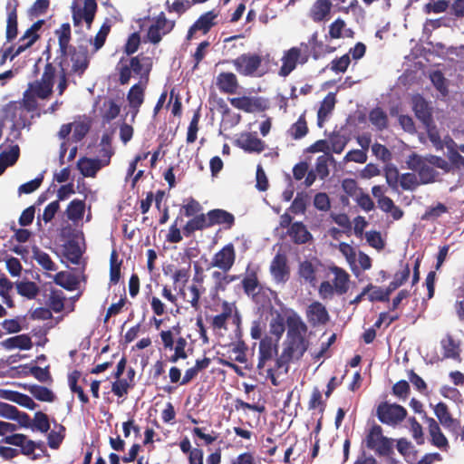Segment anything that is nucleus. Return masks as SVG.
<instances>
[{
	"mask_svg": "<svg viewBox=\"0 0 464 464\" xmlns=\"http://www.w3.org/2000/svg\"><path fill=\"white\" fill-rule=\"evenodd\" d=\"M287 323L288 331L283 343L282 353L274 360V366L267 368V375L275 386L279 384L275 373H286L289 362L294 359L302 357L308 346L305 340L307 326L301 317L298 314H293L288 318Z\"/></svg>",
	"mask_w": 464,
	"mask_h": 464,
	"instance_id": "obj_1",
	"label": "nucleus"
},
{
	"mask_svg": "<svg viewBox=\"0 0 464 464\" xmlns=\"http://www.w3.org/2000/svg\"><path fill=\"white\" fill-rule=\"evenodd\" d=\"M151 67V59L142 54L133 56L126 63H123V59H121L117 65L118 82L121 85H127L133 72L135 75H140L141 80L145 79V84H147Z\"/></svg>",
	"mask_w": 464,
	"mask_h": 464,
	"instance_id": "obj_2",
	"label": "nucleus"
},
{
	"mask_svg": "<svg viewBox=\"0 0 464 464\" xmlns=\"http://www.w3.org/2000/svg\"><path fill=\"white\" fill-rule=\"evenodd\" d=\"M67 71L70 73L82 76L87 70L90 61L87 46L78 45L69 49L66 54Z\"/></svg>",
	"mask_w": 464,
	"mask_h": 464,
	"instance_id": "obj_3",
	"label": "nucleus"
},
{
	"mask_svg": "<svg viewBox=\"0 0 464 464\" xmlns=\"http://www.w3.org/2000/svg\"><path fill=\"white\" fill-rule=\"evenodd\" d=\"M175 21L169 20L164 12H160L150 25L147 31V40L152 44H158L162 38L169 34L175 27Z\"/></svg>",
	"mask_w": 464,
	"mask_h": 464,
	"instance_id": "obj_4",
	"label": "nucleus"
},
{
	"mask_svg": "<svg viewBox=\"0 0 464 464\" xmlns=\"http://www.w3.org/2000/svg\"><path fill=\"white\" fill-rule=\"evenodd\" d=\"M262 57L257 53H243L236 59L227 61L235 67L236 71L242 76L253 77L262 64Z\"/></svg>",
	"mask_w": 464,
	"mask_h": 464,
	"instance_id": "obj_5",
	"label": "nucleus"
},
{
	"mask_svg": "<svg viewBox=\"0 0 464 464\" xmlns=\"http://www.w3.org/2000/svg\"><path fill=\"white\" fill-rule=\"evenodd\" d=\"M220 12L217 9L209 10L202 14L188 28L186 39L192 40L198 32L203 35L208 34L210 30L218 24Z\"/></svg>",
	"mask_w": 464,
	"mask_h": 464,
	"instance_id": "obj_6",
	"label": "nucleus"
},
{
	"mask_svg": "<svg viewBox=\"0 0 464 464\" xmlns=\"http://www.w3.org/2000/svg\"><path fill=\"white\" fill-rule=\"evenodd\" d=\"M75 2L72 5L73 25L79 26L84 21L87 29H91L98 9L96 0H84L82 7L77 6Z\"/></svg>",
	"mask_w": 464,
	"mask_h": 464,
	"instance_id": "obj_7",
	"label": "nucleus"
},
{
	"mask_svg": "<svg viewBox=\"0 0 464 464\" xmlns=\"http://www.w3.org/2000/svg\"><path fill=\"white\" fill-rule=\"evenodd\" d=\"M236 249L232 243H227L219 249L211 258L210 267H217L224 273H227L236 262Z\"/></svg>",
	"mask_w": 464,
	"mask_h": 464,
	"instance_id": "obj_8",
	"label": "nucleus"
},
{
	"mask_svg": "<svg viewBox=\"0 0 464 464\" xmlns=\"http://www.w3.org/2000/svg\"><path fill=\"white\" fill-rule=\"evenodd\" d=\"M406 410L398 404L383 402L377 409L379 420L385 424L395 425L406 417Z\"/></svg>",
	"mask_w": 464,
	"mask_h": 464,
	"instance_id": "obj_9",
	"label": "nucleus"
},
{
	"mask_svg": "<svg viewBox=\"0 0 464 464\" xmlns=\"http://www.w3.org/2000/svg\"><path fill=\"white\" fill-rule=\"evenodd\" d=\"M366 446L380 455H387L392 450L391 440L382 435L380 426H373L366 437Z\"/></svg>",
	"mask_w": 464,
	"mask_h": 464,
	"instance_id": "obj_10",
	"label": "nucleus"
},
{
	"mask_svg": "<svg viewBox=\"0 0 464 464\" xmlns=\"http://www.w3.org/2000/svg\"><path fill=\"white\" fill-rule=\"evenodd\" d=\"M278 352V343L274 342L271 336H265L260 340L258 349L257 369L263 370L269 362L275 359Z\"/></svg>",
	"mask_w": 464,
	"mask_h": 464,
	"instance_id": "obj_11",
	"label": "nucleus"
},
{
	"mask_svg": "<svg viewBox=\"0 0 464 464\" xmlns=\"http://www.w3.org/2000/svg\"><path fill=\"white\" fill-rule=\"evenodd\" d=\"M270 273L276 283H285L290 275L287 257L284 253H276L270 265Z\"/></svg>",
	"mask_w": 464,
	"mask_h": 464,
	"instance_id": "obj_12",
	"label": "nucleus"
},
{
	"mask_svg": "<svg viewBox=\"0 0 464 464\" xmlns=\"http://www.w3.org/2000/svg\"><path fill=\"white\" fill-rule=\"evenodd\" d=\"M18 0H7L5 11L7 14L5 37L8 42L16 38L18 34L17 8Z\"/></svg>",
	"mask_w": 464,
	"mask_h": 464,
	"instance_id": "obj_13",
	"label": "nucleus"
},
{
	"mask_svg": "<svg viewBox=\"0 0 464 464\" xmlns=\"http://www.w3.org/2000/svg\"><path fill=\"white\" fill-rule=\"evenodd\" d=\"M325 276L334 286L336 295H341L348 291L349 275L343 269L335 266H331Z\"/></svg>",
	"mask_w": 464,
	"mask_h": 464,
	"instance_id": "obj_14",
	"label": "nucleus"
},
{
	"mask_svg": "<svg viewBox=\"0 0 464 464\" xmlns=\"http://www.w3.org/2000/svg\"><path fill=\"white\" fill-rule=\"evenodd\" d=\"M229 102L236 109L241 110L245 112L252 113L255 111H263L266 106L263 104V101L258 97H234L228 99Z\"/></svg>",
	"mask_w": 464,
	"mask_h": 464,
	"instance_id": "obj_15",
	"label": "nucleus"
},
{
	"mask_svg": "<svg viewBox=\"0 0 464 464\" xmlns=\"http://www.w3.org/2000/svg\"><path fill=\"white\" fill-rule=\"evenodd\" d=\"M237 145L248 153H261L266 149V143L256 134L244 132L237 140Z\"/></svg>",
	"mask_w": 464,
	"mask_h": 464,
	"instance_id": "obj_16",
	"label": "nucleus"
},
{
	"mask_svg": "<svg viewBox=\"0 0 464 464\" xmlns=\"http://www.w3.org/2000/svg\"><path fill=\"white\" fill-rule=\"evenodd\" d=\"M216 84L220 92L235 94L240 87L237 75L231 72H222L217 76Z\"/></svg>",
	"mask_w": 464,
	"mask_h": 464,
	"instance_id": "obj_17",
	"label": "nucleus"
},
{
	"mask_svg": "<svg viewBox=\"0 0 464 464\" xmlns=\"http://www.w3.org/2000/svg\"><path fill=\"white\" fill-rule=\"evenodd\" d=\"M106 166H108V160H99V159L82 157L77 161V169L83 177L94 178L97 172Z\"/></svg>",
	"mask_w": 464,
	"mask_h": 464,
	"instance_id": "obj_18",
	"label": "nucleus"
},
{
	"mask_svg": "<svg viewBox=\"0 0 464 464\" xmlns=\"http://www.w3.org/2000/svg\"><path fill=\"white\" fill-rule=\"evenodd\" d=\"M301 51L297 47H292L285 51L282 57L279 75L283 77L289 75L295 69L297 63H301Z\"/></svg>",
	"mask_w": 464,
	"mask_h": 464,
	"instance_id": "obj_19",
	"label": "nucleus"
},
{
	"mask_svg": "<svg viewBox=\"0 0 464 464\" xmlns=\"http://www.w3.org/2000/svg\"><path fill=\"white\" fill-rule=\"evenodd\" d=\"M293 314H297L292 311L286 318L279 312H276V314L272 315L269 323V334L272 338L275 337L274 342H279L285 331V326L288 327L287 320Z\"/></svg>",
	"mask_w": 464,
	"mask_h": 464,
	"instance_id": "obj_20",
	"label": "nucleus"
},
{
	"mask_svg": "<svg viewBox=\"0 0 464 464\" xmlns=\"http://www.w3.org/2000/svg\"><path fill=\"white\" fill-rule=\"evenodd\" d=\"M3 442L20 447L21 453L26 456L33 454L36 448V444L34 440H28L24 434L21 433L5 436L3 439Z\"/></svg>",
	"mask_w": 464,
	"mask_h": 464,
	"instance_id": "obj_21",
	"label": "nucleus"
},
{
	"mask_svg": "<svg viewBox=\"0 0 464 464\" xmlns=\"http://www.w3.org/2000/svg\"><path fill=\"white\" fill-rule=\"evenodd\" d=\"M145 86L141 84V82L135 83L130 87L127 94V101L132 111V117L134 118L140 111V106L144 102Z\"/></svg>",
	"mask_w": 464,
	"mask_h": 464,
	"instance_id": "obj_22",
	"label": "nucleus"
},
{
	"mask_svg": "<svg viewBox=\"0 0 464 464\" xmlns=\"http://www.w3.org/2000/svg\"><path fill=\"white\" fill-rule=\"evenodd\" d=\"M210 227L216 225H223L225 229H230L235 224V217L232 213L215 208L208 212Z\"/></svg>",
	"mask_w": 464,
	"mask_h": 464,
	"instance_id": "obj_23",
	"label": "nucleus"
},
{
	"mask_svg": "<svg viewBox=\"0 0 464 464\" xmlns=\"http://www.w3.org/2000/svg\"><path fill=\"white\" fill-rule=\"evenodd\" d=\"M257 267H252L251 264H248L246 268V274L241 281V285L244 293L247 295H256V290L260 286V283L257 276Z\"/></svg>",
	"mask_w": 464,
	"mask_h": 464,
	"instance_id": "obj_24",
	"label": "nucleus"
},
{
	"mask_svg": "<svg viewBox=\"0 0 464 464\" xmlns=\"http://www.w3.org/2000/svg\"><path fill=\"white\" fill-rule=\"evenodd\" d=\"M55 34L58 37L59 44V55L57 57L58 61L65 60L66 54L70 48L72 46L70 45L71 41V25L68 23H64L61 25L59 29L55 31Z\"/></svg>",
	"mask_w": 464,
	"mask_h": 464,
	"instance_id": "obj_25",
	"label": "nucleus"
},
{
	"mask_svg": "<svg viewBox=\"0 0 464 464\" xmlns=\"http://www.w3.org/2000/svg\"><path fill=\"white\" fill-rule=\"evenodd\" d=\"M208 213H200L187 221L182 228L185 237H188L198 230H204L210 227Z\"/></svg>",
	"mask_w": 464,
	"mask_h": 464,
	"instance_id": "obj_26",
	"label": "nucleus"
},
{
	"mask_svg": "<svg viewBox=\"0 0 464 464\" xmlns=\"http://www.w3.org/2000/svg\"><path fill=\"white\" fill-rule=\"evenodd\" d=\"M0 395L1 398L17 403L28 410H34L37 407V404L30 396L16 391L3 390Z\"/></svg>",
	"mask_w": 464,
	"mask_h": 464,
	"instance_id": "obj_27",
	"label": "nucleus"
},
{
	"mask_svg": "<svg viewBox=\"0 0 464 464\" xmlns=\"http://www.w3.org/2000/svg\"><path fill=\"white\" fill-rule=\"evenodd\" d=\"M434 413L440 423L450 430L455 431L459 426V422L454 420L449 412L445 403L440 402L434 407Z\"/></svg>",
	"mask_w": 464,
	"mask_h": 464,
	"instance_id": "obj_28",
	"label": "nucleus"
},
{
	"mask_svg": "<svg viewBox=\"0 0 464 464\" xmlns=\"http://www.w3.org/2000/svg\"><path fill=\"white\" fill-rule=\"evenodd\" d=\"M426 422L428 423L432 444L439 449H447L448 440L441 432L437 421L433 418H426Z\"/></svg>",
	"mask_w": 464,
	"mask_h": 464,
	"instance_id": "obj_29",
	"label": "nucleus"
},
{
	"mask_svg": "<svg viewBox=\"0 0 464 464\" xmlns=\"http://www.w3.org/2000/svg\"><path fill=\"white\" fill-rule=\"evenodd\" d=\"M190 277V266L177 269L172 275L174 288L178 289V295L185 299V286Z\"/></svg>",
	"mask_w": 464,
	"mask_h": 464,
	"instance_id": "obj_30",
	"label": "nucleus"
},
{
	"mask_svg": "<svg viewBox=\"0 0 464 464\" xmlns=\"http://www.w3.org/2000/svg\"><path fill=\"white\" fill-rule=\"evenodd\" d=\"M440 346L445 358L459 360L460 355L459 342L450 334H447L440 341Z\"/></svg>",
	"mask_w": 464,
	"mask_h": 464,
	"instance_id": "obj_31",
	"label": "nucleus"
},
{
	"mask_svg": "<svg viewBox=\"0 0 464 464\" xmlns=\"http://www.w3.org/2000/svg\"><path fill=\"white\" fill-rule=\"evenodd\" d=\"M316 272L317 267L312 261L305 260L299 265V276L305 284H309L313 287H315L317 284Z\"/></svg>",
	"mask_w": 464,
	"mask_h": 464,
	"instance_id": "obj_32",
	"label": "nucleus"
},
{
	"mask_svg": "<svg viewBox=\"0 0 464 464\" xmlns=\"http://www.w3.org/2000/svg\"><path fill=\"white\" fill-rule=\"evenodd\" d=\"M412 106L416 117L424 124H428L431 114L428 102L421 96L415 95L412 98Z\"/></svg>",
	"mask_w": 464,
	"mask_h": 464,
	"instance_id": "obj_33",
	"label": "nucleus"
},
{
	"mask_svg": "<svg viewBox=\"0 0 464 464\" xmlns=\"http://www.w3.org/2000/svg\"><path fill=\"white\" fill-rule=\"evenodd\" d=\"M15 287L18 295L29 300L36 298L40 292L36 283L29 280L17 281Z\"/></svg>",
	"mask_w": 464,
	"mask_h": 464,
	"instance_id": "obj_34",
	"label": "nucleus"
},
{
	"mask_svg": "<svg viewBox=\"0 0 464 464\" xmlns=\"http://www.w3.org/2000/svg\"><path fill=\"white\" fill-rule=\"evenodd\" d=\"M63 255L72 264L78 265L82 257V250L77 241L68 240L63 246Z\"/></svg>",
	"mask_w": 464,
	"mask_h": 464,
	"instance_id": "obj_35",
	"label": "nucleus"
},
{
	"mask_svg": "<svg viewBox=\"0 0 464 464\" xmlns=\"http://www.w3.org/2000/svg\"><path fill=\"white\" fill-rule=\"evenodd\" d=\"M1 344L6 349L19 348L21 350H29L33 343L27 334H20L4 340Z\"/></svg>",
	"mask_w": 464,
	"mask_h": 464,
	"instance_id": "obj_36",
	"label": "nucleus"
},
{
	"mask_svg": "<svg viewBox=\"0 0 464 464\" xmlns=\"http://www.w3.org/2000/svg\"><path fill=\"white\" fill-rule=\"evenodd\" d=\"M317 33H314L307 44L302 43L300 47H297L301 51V63H304L307 62L310 56L314 59L318 58L317 53Z\"/></svg>",
	"mask_w": 464,
	"mask_h": 464,
	"instance_id": "obj_37",
	"label": "nucleus"
},
{
	"mask_svg": "<svg viewBox=\"0 0 464 464\" xmlns=\"http://www.w3.org/2000/svg\"><path fill=\"white\" fill-rule=\"evenodd\" d=\"M81 377V372L74 370L68 376V384L72 393H76L78 399L82 404L89 403V397L84 392L82 387L78 385V381Z\"/></svg>",
	"mask_w": 464,
	"mask_h": 464,
	"instance_id": "obj_38",
	"label": "nucleus"
},
{
	"mask_svg": "<svg viewBox=\"0 0 464 464\" xmlns=\"http://www.w3.org/2000/svg\"><path fill=\"white\" fill-rule=\"evenodd\" d=\"M232 315V308L227 302L222 304V312L215 315L211 321V326L214 330L227 329V320Z\"/></svg>",
	"mask_w": 464,
	"mask_h": 464,
	"instance_id": "obj_39",
	"label": "nucleus"
},
{
	"mask_svg": "<svg viewBox=\"0 0 464 464\" xmlns=\"http://www.w3.org/2000/svg\"><path fill=\"white\" fill-rule=\"evenodd\" d=\"M345 138L341 135H333L328 140H321V151H334L340 153L345 146Z\"/></svg>",
	"mask_w": 464,
	"mask_h": 464,
	"instance_id": "obj_40",
	"label": "nucleus"
},
{
	"mask_svg": "<svg viewBox=\"0 0 464 464\" xmlns=\"http://www.w3.org/2000/svg\"><path fill=\"white\" fill-rule=\"evenodd\" d=\"M53 281L56 285L68 291L75 290L79 284L75 276L63 271L57 273L54 276Z\"/></svg>",
	"mask_w": 464,
	"mask_h": 464,
	"instance_id": "obj_41",
	"label": "nucleus"
},
{
	"mask_svg": "<svg viewBox=\"0 0 464 464\" xmlns=\"http://www.w3.org/2000/svg\"><path fill=\"white\" fill-rule=\"evenodd\" d=\"M85 211V202L81 199L72 200L66 208V216L72 221H78L82 218Z\"/></svg>",
	"mask_w": 464,
	"mask_h": 464,
	"instance_id": "obj_42",
	"label": "nucleus"
},
{
	"mask_svg": "<svg viewBox=\"0 0 464 464\" xmlns=\"http://www.w3.org/2000/svg\"><path fill=\"white\" fill-rule=\"evenodd\" d=\"M14 288V283L10 281L5 275L2 274L0 276V295L3 299V302L9 307L13 308L14 306V300L10 295Z\"/></svg>",
	"mask_w": 464,
	"mask_h": 464,
	"instance_id": "obj_43",
	"label": "nucleus"
},
{
	"mask_svg": "<svg viewBox=\"0 0 464 464\" xmlns=\"http://www.w3.org/2000/svg\"><path fill=\"white\" fill-rule=\"evenodd\" d=\"M289 235L295 244H304L312 238L310 232L302 223L298 222L293 224Z\"/></svg>",
	"mask_w": 464,
	"mask_h": 464,
	"instance_id": "obj_44",
	"label": "nucleus"
},
{
	"mask_svg": "<svg viewBox=\"0 0 464 464\" xmlns=\"http://www.w3.org/2000/svg\"><path fill=\"white\" fill-rule=\"evenodd\" d=\"M445 145L448 149V158L450 163L456 167H464V157L459 152L457 144L450 137L445 138Z\"/></svg>",
	"mask_w": 464,
	"mask_h": 464,
	"instance_id": "obj_45",
	"label": "nucleus"
},
{
	"mask_svg": "<svg viewBox=\"0 0 464 464\" xmlns=\"http://www.w3.org/2000/svg\"><path fill=\"white\" fill-rule=\"evenodd\" d=\"M29 392L40 401L53 402L55 400L54 393L47 387L34 384L28 386Z\"/></svg>",
	"mask_w": 464,
	"mask_h": 464,
	"instance_id": "obj_46",
	"label": "nucleus"
},
{
	"mask_svg": "<svg viewBox=\"0 0 464 464\" xmlns=\"http://www.w3.org/2000/svg\"><path fill=\"white\" fill-rule=\"evenodd\" d=\"M19 368L28 369V372H24V376L33 375L36 380L41 382H52V376L49 371V366L41 368L39 366H28L27 364L20 365Z\"/></svg>",
	"mask_w": 464,
	"mask_h": 464,
	"instance_id": "obj_47",
	"label": "nucleus"
},
{
	"mask_svg": "<svg viewBox=\"0 0 464 464\" xmlns=\"http://www.w3.org/2000/svg\"><path fill=\"white\" fill-rule=\"evenodd\" d=\"M33 257L44 270L55 271L57 269L51 256L38 247L33 249Z\"/></svg>",
	"mask_w": 464,
	"mask_h": 464,
	"instance_id": "obj_48",
	"label": "nucleus"
},
{
	"mask_svg": "<svg viewBox=\"0 0 464 464\" xmlns=\"http://www.w3.org/2000/svg\"><path fill=\"white\" fill-rule=\"evenodd\" d=\"M27 89L36 95L38 99L46 100L52 95L53 88L49 84L43 83L39 80H36L30 82Z\"/></svg>",
	"mask_w": 464,
	"mask_h": 464,
	"instance_id": "obj_49",
	"label": "nucleus"
},
{
	"mask_svg": "<svg viewBox=\"0 0 464 464\" xmlns=\"http://www.w3.org/2000/svg\"><path fill=\"white\" fill-rule=\"evenodd\" d=\"M111 23L110 19H106L102 24L100 30L96 34L93 40L94 52L100 50L105 44L108 34L111 32Z\"/></svg>",
	"mask_w": 464,
	"mask_h": 464,
	"instance_id": "obj_50",
	"label": "nucleus"
},
{
	"mask_svg": "<svg viewBox=\"0 0 464 464\" xmlns=\"http://www.w3.org/2000/svg\"><path fill=\"white\" fill-rule=\"evenodd\" d=\"M66 297L62 290L53 289L50 293L48 304L51 310L60 313L64 308Z\"/></svg>",
	"mask_w": 464,
	"mask_h": 464,
	"instance_id": "obj_51",
	"label": "nucleus"
},
{
	"mask_svg": "<svg viewBox=\"0 0 464 464\" xmlns=\"http://www.w3.org/2000/svg\"><path fill=\"white\" fill-rule=\"evenodd\" d=\"M419 177L421 183L428 184L435 182L438 179L439 172L434 169L433 165L427 159V162L421 167L419 172Z\"/></svg>",
	"mask_w": 464,
	"mask_h": 464,
	"instance_id": "obj_52",
	"label": "nucleus"
},
{
	"mask_svg": "<svg viewBox=\"0 0 464 464\" xmlns=\"http://www.w3.org/2000/svg\"><path fill=\"white\" fill-rule=\"evenodd\" d=\"M288 132L294 140H299L304 137L308 132L304 116L301 115L297 121L291 125Z\"/></svg>",
	"mask_w": 464,
	"mask_h": 464,
	"instance_id": "obj_53",
	"label": "nucleus"
},
{
	"mask_svg": "<svg viewBox=\"0 0 464 464\" xmlns=\"http://www.w3.org/2000/svg\"><path fill=\"white\" fill-rule=\"evenodd\" d=\"M121 261H118V254L113 250L110 257V282L116 285L121 279Z\"/></svg>",
	"mask_w": 464,
	"mask_h": 464,
	"instance_id": "obj_54",
	"label": "nucleus"
},
{
	"mask_svg": "<svg viewBox=\"0 0 464 464\" xmlns=\"http://www.w3.org/2000/svg\"><path fill=\"white\" fill-rule=\"evenodd\" d=\"M200 120V109H198L194 114L193 117L188 124V131H187V138L186 141L187 143H194L198 137V123Z\"/></svg>",
	"mask_w": 464,
	"mask_h": 464,
	"instance_id": "obj_55",
	"label": "nucleus"
},
{
	"mask_svg": "<svg viewBox=\"0 0 464 464\" xmlns=\"http://www.w3.org/2000/svg\"><path fill=\"white\" fill-rule=\"evenodd\" d=\"M134 383H130L127 379L119 378L111 384V392L119 398L124 397L128 394L129 390L134 387Z\"/></svg>",
	"mask_w": 464,
	"mask_h": 464,
	"instance_id": "obj_56",
	"label": "nucleus"
},
{
	"mask_svg": "<svg viewBox=\"0 0 464 464\" xmlns=\"http://www.w3.org/2000/svg\"><path fill=\"white\" fill-rule=\"evenodd\" d=\"M58 66L60 69L59 72V82L57 86V90L59 92V95H63L65 90L68 87V76L71 75L67 71V63L65 60L58 61Z\"/></svg>",
	"mask_w": 464,
	"mask_h": 464,
	"instance_id": "obj_57",
	"label": "nucleus"
},
{
	"mask_svg": "<svg viewBox=\"0 0 464 464\" xmlns=\"http://www.w3.org/2000/svg\"><path fill=\"white\" fill-rule=\"evenodd\" d=\"M384 176L387 184L392 189L396 190L398 188V183L400 182L401 179L398 169L392 164L386 165L384 168Z\"/></svg>",
	"mask_w": 464,
	"mask_h": 464,
	"instance_id": "obj_58",
	"label": "nucleus"
},
{
	"mask_svg": "<svg viewBox=\"0 0 464 464\" xmlns=\"http://www.w3.org/2000/svg\"><path fill=\"white\" fill-rule=\"evenodd\" d=\"M310 200V197L304 193H297L295 198L293 200L290 210L294 214H303L305 211L306 205Z\"/></svg>",
	"mask_w": 464,
	"mask_h": 464,
	"instance_id": "obj_59",
	"label": "nucleus"
},
{
	"mask_svg": "<svg viewBox=\"0 0 464 464\" xmlns=\"http://www.w3.org/2000/svg\"><path fill=\"white\" fill-rule=\"evenodd\" d=\"M448 212V208L442 203H437L435 206L427 208L425 213L422 215V220H435L443 214Z\"/></svg>",
	"mask_w": 464,
	"mask_h": 464,
	"instance_id": "obj_60",
	"label": "nucleus"
},
{
	"mask_svg": "<svg viewBox=\"0 0 464 464\" xmlns=\"http://www.w3.org/2000/svg\"><path fill=\"white\" fill-rule=\"evenodd\" d=\"M34 429L45 433L50 430V422L47 414L43 411H36L33 420Z\"/></svg>",
	"mask_w": 464,
	"mask_h": 464,
	"instance_id": "obj_61",
	"label": "nucleus"
},
{
	"mask_svg": "<svg viewBox=\"0 0 464 464\" xmlns=\"http://www.w3.org/2000/svg\"><path fill=\"white\" fill-rule=\"evenodd\" d=\"M105 110L102 113V119L106 122H110L118 117L121 111V107L113 101L110 100L104 103Z\"/></svg>",
	"mask_w": 464,
	"mask_h": 464,
	"instance_id": "obj_62",
	"label": "nucleus"
},
{
	"mask_svg": "<svg viewBox=\"0 0 464 464\" xmlns=\"http://www.w3.org/2000/svg\"><path fill=\"white\" fill-rule=\"evenodd\" d=\"M20 156V149L18 145H14L8 151H5L0 154V160L4 161L5 164L9 167L13 166Z\"/></svg>",
	"mask_w": 464,
	"mask_h": 464,
	"instance_id": "obj_63",
	"label": "nucleus"
},
{
	"mask_svg": "<svg viewBox=\"0 0 464 464\" xmlns=\"http://www.w3.org/2000/svg\"><path fill=\"white\" fill-rule=\"evenodd\" d=\"M140 44V34L135 32L129 35L127 42L123 47V51L127 55L135 53Z\"/></svg>",
	"mask_w": 464,
	"mask_h": 464,
	"instance_id": "obj_64",
	"label": "nucleus"
}]
</instances>
